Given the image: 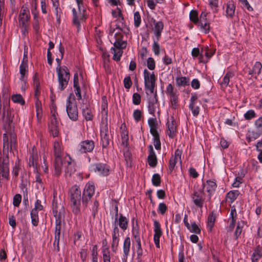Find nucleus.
<instances>
[{
  "label": "nucleus",
  "instance_id": "1",
  "mask_svg": "<svg viewBox=\"0 0 262 262\" xmlns=\"http://www.w3.org/2000/svg\"><path fill=\"white\" fill-rule=\"evenodd\" d=\"M59 51L60 53V57L57 58L56 61L57 62L56 72L58 76V89L61 91L67 86L70 80V74L68 68L66 66H61V60L63 58L64 49L60 42L59 46Z\"/></svg>",
  "mask_w": 262,
  "mask_h": 262
},
{
  "label": "nucleus",
  "instance_id": "2",
  "mask_svg": "<svg viewBox=\"0 0 262 262\" xmlns=\"http://www.w3.org/2000/svg\"><path fill=\"white\" fill-rule=\"evenodd\" d=\"M53 213L55 217V241L54 245L57 244L59 250V242L60 236L61 223L64 221V209L63 206L58 204L54 200L53 201Z\"/></svg>",
  "mask_w": 262,
  "mask_h": 262
},
{
  "label": "nucleus",
  "instance_id": "3",
  "mask_svg": "<svg viewBox=\"0 0 262 262\" xmlns=\"http://www.w3.org/2000/svg\"><path fill=\"white\" fill-rule=\"evenodd\" d=\"M74 165L69 156L63 158L56 157L54 162L55 174L57 176H59L61 171L64 169L66 173H69L71 175L75 171Z\"/></svg>",
  "mask_w": 262,
  "mask_h": 262
},
{
  "label": "nucleus",
  "instance_id": "4",
  "mask_svg": "<svg viewBox=\"0 0 262 262\" xmlns=\"http://www.w3.org/2000/svg\"><path fill=\"white\" fill-rule=\"evenodd\" d=\"M71 203L72 211L75 214L80 213V201L81 199V191L77 186H73L71 189Z\"/></svg>",
  "mask_w": 262,
  "mask_h": 262
},
{
  "label": "nucleus",
  "instance_id": "5",
  "mask_svg": "<svg viewBox=\"0 0 262 262\" xmlns=\"http://www.w3.org/2000/svg\"><path fill=\"white\" fill-rule=\"evenodd\" d=\"M78 5V10L75 8H73L72 10L73 19V24L77 27V29H79L80 26V23L85 20L86 17V10L83 5V1L79 2V3H77Z\"/></svg>",
  "mask_w": 262,
  "mask_h": 262
},
{
  "label": "nucleus",
  "instance_id": "6",
  "mask_svg": "<svg viewBox=\"0 0 262 262\" xmlns=\"http://www.w3.org/2000/svg\"><path fill=\"white\" fill-rule=\"evenodd\" d=\"M66 111L69 118L72 121H75L78 118V111L74 96L70 94L67 100Z\"/></svg>",
  "mask_w": 262,
  "mask_h": 262
},
{
  "label": "nucleus",
  "instance_id": "7",
  "mask_svg": "<svg viewBox=\"0 0 262 262\" xmlns=\"http://www.w3.org/2000/svg\"><path fill=\"white\" fill-rule=\"evenodd\" d=\"M144 79L145 90L149 91L150 93H154L156 86V76L152 72L150 73L147 70H144Z\"/></svg>",
  "mask_w": 262,
  "mask_h": 262
},
{
  "label": "nucleus",
  "instance_id": "8",
  "mask_svg": "<svg viewBox=\"0 0 262 262\" xmlns=\"http://www.w3.org/2000/svg\"><path fill=\"white\" fill-rule=\"evenodd\" d=\"M166 93L170 97L171 107L176 109L178 106V103L179 95L177 90L171 83H169L166 88Z\"/></svg>",
  "mask_w": 262,
  "mask_h": 262
},
{
  "label": "nucleus",
  "instance_id": "9",
  "mask_svg": "<svg viewBox=\"0 0 262 262\" xmlns=\"http://www.w3.org/2000/svg\"><path fill=\"white\" fill-rule=\"evenodd\" d=\"M10 138V144L9 142V135L5 134L3 136L4 146L3 151L4 153H8L10 148V150H12L13 148L15 147L16 143V135L14 134H10L9 135Z\"/></svg>",
  "mask_w": 262,
  "mask_h": 262
},
{
  "label": "nucleus",
  "instance_id": "10",
  "mask_svg": "<svg viewBox=\"0 0 262 262\" xmlns=\"http://www.w3.org/2000/svg\"><path fill=\"white\" fill-rule=\"evenodd\" d=\"M3 120L9 125H11L14 121H17L18 116L15 117V113L13 110H11L9 107L4 105L3 106Z\"/></svg>",
  "mask_w": 262,
  "mask_h": 262
},
{
  "label": "nucleus",
  "instance_id": "11",
  "mask_svg": "<svg viewBox=\"0 0 262 262\" xmlns=\"http://www.w3.org/2000/svg\"><path fill=\"white\" fill-rule=\"evenodd\" d=\"M95 192L94 185L90 183L87 184L84 188L82 195L83 205L86 206L88 201L91 199Z\"/></svg>",
  "mask_w": 262,
  "mask_h": 262
},
{
  "label": "nucleus",
  "instance_id": "12",
  "mask_svg": "<svg viewBox=\"0 0 262 262\" xmlns=\"http://www.w3.org/2000/svg\"><path fill=\"white\" fill-rule=\"evenodd\" d=\"M19 72L20 74V80L21 81V90L25 91L26 90V83L27 80L26 75L28 73V64L27 62L23 61L19 67Z\"/></svg>",
  "mask_w": 262,
  "mask_h": 262
},
{
  "label": "nucleus",
  "instance_id": "13",
  "mask_svg": "<svg viewBox=\"0 0 262 262\" xmlns=\"http://www.w3.org/2000/svg\"><path fill=\"white\" fill-rule=\"evenodd\" d=\"M9 173L8 157L7 155L3 158L2 161H0V178L2 177L3 178L8 179Z\"/></svg>",
  "mask_w": 262,
  "mask_h": 262
},
{
  "label": "nucleus",
  "instance_id": "14",
  "mask_svg": "<svg viewBox=\"0 0 262 262\" xmlns=\"http://www.w3.org/2000/svg\"><path fill=\"white\" fill-rule=\"evenodd\" d=\"M94 143L92 140H85L81 142L79 146L78 149L81 153H86L92 151L94 148Z\"/></svg>",
  "mask_w": 262,
  "mask_h": 262
},
{
  "label": "nucleus",
  "instance_id": "15",
  "mask_svg": "<svg viewBox=\"0 0 262 262\" xmlns=\"http://www.w3.org/2000/svg\"><path fill=\"white\" fill-rule=\"evenodd\" d=\"M182 151L179 149H177L175 151L174 156H171L169 162V170L171 172L173 170L176 163L179 161L181 163Z\"/></svg>",
  "mask_w": 262,
  "mask_h": 262
},
{
  "label": "nucleus",
  "instance_id": "16",
  "mask_svg": "<svg viewBox=\"0 0 262 262\" xmlns=\"http://www.w3.org/2000/svg\"><path fill=\"white\" fill-rule=\"evenodd\" d=\"M194 204L198 207L202 208L204 202V193L202 191H194L192 195Z\"/></svg>",
  "mask_w": 262,
  "mask_h": 262
},
{
  "label": "nucleus",
  "instance_id": "17",
  "mask_svg": "<svg viewBox=\"0 0 262 262\" xmlns=\"http://www.w3.org/2000/svg\"><path fill=\"white\" fill-rule=\"evenodd\" d=\"M154 239L156 247L158 248L160 246V238L162 235V231L161 229L160 224L157 221H154Z\"/></svg>",
  "mask_w": 262,
  "mask_h": 262
},
{
  "label": "nucleus",
  "instance_id": "18",
  "mask_svg": "<svg viewBox=\"0 0 262 262\" xmlns=\"http://www.w3.org/2000/svg\"><path fill=\"white\" fill-rule=\"evenodd\" d=\"M30 156L29 158V165L30 167L32 166L34 169V171L37 170V168L38 166V155L37 154V151L35 148L34 147H33L31 151H30Z\"/></svg>",
  "mask_w": 262,
  "mask_h": 262
},
{
  "label": "nucleus",
  "instance_id": "19",
  "mask_svg": "<svg viewBox=\"0 0 262 262\" xmlns=\"http://www.w3.org/2000/svg\"><path fill=\"white\" fill-rule=\"evenodd\" d=\"M153 24L154 28H152V31L155 36L156 39L159 40L161 36L162 32L164 29V24L161 21H156V20H154L153 21Z\"/></svg>",
  "mask_w": 262,
  "mask_h": 262
},
{
  "label": "nucleus",
  "instance_id": "20",
  "mask_svg": "<svg viewBox=\"0 0 262 262\" xmlns=\"http://www.w3.org/2000/svg\"><path fill=\"white\" fill-rule=\"evenodd\" d=\"M262 65L259 62H256L252 69L248 71V78L249 79H256L257 76L260 74Z\"/></svg>",
  "mask_w": 262,
  "mask_h": 262
},
{
  "label": "nucleus",
  "instance_id": "21",
  "mask_svg": "<svg viewBox=\"0 0 262 262\" xmlns=\"http://www.w3.org/2000/svg\"><path fill=\"white\" fill-rule=\"evenodd\" d=\"M95 172L100 175L105 176L109 174L110 169L108 166L103 163H98L95 165Z\"/></svg>",
  "mask_w": 262,
  "mask_h": 262
},
{
  "label": "nucleus",
  "instance_id": "22",
  "mask_svg": "<svg viewBox=\"0 0 262 262\" xmlns=\"http://www.w3.org/2000/svg\"><path fill=\"white\" fill-rule=\"evenodd\" d=\"M131 245V240L129 237L125 238L123 246V260L124 262H126L127 257L129 255Z\"/></svg>",
  "mask_w": 262,
  "mask_h": 262
},
{
  "label": "nucleus",
  "instance_id": "23",
  "mask_svg": "<svg viewBox=\"0 0 262 262\" xmlns=\"http://www.w3.org/2000/svg\"><path fill=\"white\" fill-rule=\"evenodd\" d=\"M167 124L168 127L167 134L170 138H172L176 136L177 133L176 121L172 118V120L171 121H168Z\"/></svg>",
  "mask_w": 262,
  "mask_h": 262
},
{
  "label": "nucleus",
  "instance_id": "24",
  "mask_svg": "<svg viewBox=\"0 0 262 262\" xmlns=\"http://www.w3.org/2000/svg\"><path fill=\"white\" fill-rule=\"evenodd\" d=\"M149 148L150 151L149 154L148 156V164L151 167H154L157 165V157L154 150L152 146L150 145L149 146Z\"/></svg>",
  "mask_w": 262,
  "mask_h": 262
},
{
  "label": "nucleus",
  "instance_id": "25",
  "mask_svg": "<svg viewBox=\"0 0 262 262\" xmlns=\"http://www.w3.org/2000/svg\"><path fill=\"white\" fill-rule=\"evenodd\" d=\"M157 102L158 98L157 93H156L154 94V97L153 98H150L148 102V111L149 113L152 115H154L156 112V104Z\"/></svg>",
  "mask_w": 262,
  "mask_h": 262
},
{
  "label": "nucleus",
  "instance_id": "26",
  "mask_svg": "<svg viewBox=\"0 0 262 262\" xmlns=\"http://www.w3.org/2000/svg\"><path fill=\"white\" fill-rule=\"evenodd\" d=\"M73 82L75 93L77 97L78 100H80L82 98V96L80 88L79 86L78 76L77 73L74 74Z\"/></svg>",
  "mask_w": 262,
  "mask_h": 262
},
{
  "label": "nucleus",
  "instance_id": "27",
  "mask_svg": "<svg viewBox=\"0 0 262 262\" xmlns=\"http://www.w3.org/2000/svg\"><path fill=\"white\" fill-rule=\"evenodd\" d=\"M217 185L216 183L211 180H208L204 184V188L209 193L210 196L215 190Z\"/></svg>",
  "mask_w": 262,
  "mask_h": 262
},
{
  "label": "nucleus",
  "instance_id": "28",
  "mask_svg": "<svg viewBox=\"0 0 262 262\" xmlns=\"http://www.w3.org/2000/svg\"><path fill=\"white\" fill-rule=\"evenodd\" d=\"M233 76L234 73L232 72L228 71L224 76L223 81L220 82L222 88H225L228 86H230V79Z\"/></svg>",
  "mask_w": 262,
  "mask_h": 262
},
{
  "label": "nucleus",
  "instance_id": "29",
  "mask_svg": "<svg viewBox=\"0 0 262 262\" xmlns=\"http://www.w3.org/2000/svg\"><path fill=\"white\" fill-rule=\"evenodd\" d=\"M30 19L29 15H25V16H18V21L19 25L20 27L24 29V31H26L27 27L29 26L28 21Z\"/></svg>",
  "mask_w": 262,
  "mask_h": 262
},
{
  "label": "nucleus",
  "instance_id": "30",
  "mask_svg": "<svg viewBox=\"0 0 262 262\" xmlns=\"http://www.w3.org/2000/svg\"><path fill=\"white\" fill-rule=\"evenodd\" d=\"M235 6L232 1H229L226 5V14L228 17H232L235 13Z\"/></svg>",
  "mask_w": 262,
  "mask_h": 262
},
{
  "label": "nucleus",
  "instance_id": "31",
  "mask_svg": "<svg viewBox=\"0 0 262 262\" xmlns=\"http://www.w3.org/2000/svg\"><path fill=\"white\" fill-rule=\"evenodd\" d=\"M262 256V247L258 245L254 250L252 255V262H257V260Z\"/></svg>",
  "mask_w": 262,
  "mask_h": 262
},
{
  "label": "nucleus",
  "instance_id": "32",
  "mask_svg": "<svg viewBox=\"0 0 262 262\" xmlns=\"http://www.w3.org/2000/svg\"><path fill=\"white\" fill-rule=\"evenodd\" d=\"M62 147L60 143L58 141H55L54 144V151L55 158L57 157H63Z\"/></svg>",
  "mask_w": 262,
  "mask_h": 262
},
{
  "label": "nucleus",
  "instance_id": "33",
  "mask_svg": "<svg viewBox=\"0 0 262 262\" xmlns=\"http://www.w3.org/2000/svg\"><path fill=\"white\" fill-rule=\"evenodd\" d=\"M256 137L262 135V116L257 119L254 123Z\"/></svg>",
  "mask_w": 262,
  "mask_h": 262
},
{
  "label": "nucleus",
  "instance_id": "34",
  "mask_svg": "<svg viewBox=\"0 0 262 262\" xmlns=\"http://www.w3.org/2000/svg\"><path fill=\"white\" fill-rule=\"evenodd\" d=\"M148 124L150 127V132L152 135H155L158 133L157 130V123L156 121V119L151 118L149 119L148 121Z\"/></svg>",
  "mask_w": 262,
  "mask_h": 262
},
{
  "label": "nucleus",
  "instance_id": "35",
  "mask_svg": "<svg viewBox=\"0 0 262 262\" xmlns=\"http://www.w3.org/2000/svg\"><path fill=\"white\" fill-rule=\"evenodd\" d=\"M12 101L15 103H18L21 105L25 104V101L20 94H14L11 96Z\"/></svg>",
  "mask_w": 262,
  "mask_h": 262
},
{
  "label": "nucleus",
  "instance_id": "36",
  "mask_svg": "<svg viewBox=\"0 0 262 262\" xmlns=\"http://www.w3.org/2000/svg\"><path fill=\"white\" fill-rule=\"evenodd\" d=\"M111 51L113 54V59L116 61H119L120 59V57H121L123 51L119 49H116L115 48H112L111 49Z\"/></svg>",
  "mask_w": 262,
  "mask_h": 262
},
{
  "label": "nucleus",
  "instance_id": "37",
  "mask_svg": "<svg viewBox=\"0 0 262 262\" xmlns=\"http://www.w3.org/2000/svg\"><path fill=\"white\" fill-rule=\"evenodd\" d=\"M244 222L242 221V222H238L237 223L236 230H235V231L234 232V234L235 239H237L238 237L241 234L242 231H243V228L244 227Z\"/></svg>",
  "mask_w": 262,
  "mask_h": 262
},
{
  "label": "nucleus",
  "instance_id": "38",
  "mask_svg": "<svg viewBox=\"0 0 262 262\" xmlns=\"http://www.w3.org/2000/svg\"><path fill=\"white\" fill-rule=\"evenodd\" d=\"M109 134L107 117H105L104 119H102L100 129V134Z\"/></svg>",
  "mask_w": 262,
  "mask_h": 262
},
{
  "label": "nucleus",
  "instance_id": "39",
  "mask_svg": "<svg viewBox=\"0 0 262 262\" xmlns=\"http://www.w3.org/2000/svg\"><path fill=\"white\" fill-rule=\"evenodd\" d=\"M215 221V216L213 214L211 213L209 214L208 217V222H207V228L209 232L212 231V229L214 226V224Z\"/></svg>",
  "mask_w": 262,
  "mask_h": 262
},
{
  "label": "nucleus",
  "instance_id": "40",
  "mask_svg": "<svg viewBox=\"0 0 262 262\" xmlns=\"http://www.w3.org/2000/svg\"><path fill=\"white\" fill-rule=\"evenodd\" d=\"M102 147L106 148L110 144V137L109 134H100Z\"/></svg>",
  "mask_w": 262,
  "mask_h": 262
},
{
  "label": "nucleus",
  "instance_id": "41",
  "mask_svg": "<svg viewBox=\"0 0 262 262\" xmlns=\"http://www.w3.org/2000/svg\"><path fill=\"white\" fill-rule=\"evenodd\" d=\"M126 46V42L122 41L121 38H118L114 43V47L116 49L122 50L124 49Z\"/></svg>",
  "mask_w": 262,
  "mask_h": 262
},
{
  "label": "nucleus",
  "instance_id": "42",
  "mask_svg": "<svg viewBox=\"0 0 262 262\" xmlns=\"http://www.w3.org/2000/svg\"><path fill=\"white\" fill-rule=\"evenodd\" d=\"M239 192L238 190L230 191L227 194V197L230 200V202H233L237 198Z\"/></svg>",
  "mask_w": 262,
  "mask_h": 262
},
{
  "label": "nucleus",
  "instance_id": "43",
  "mask_svg": "<svg viewBox=\"0 0 262 262\" xmlns=\"http://www.w3.org/2000/svg\"><path fill=\"white\" fill-rule=\"evenodd\" d=\"M176 83L179 86L189 85V79L186 77L177 78Z\"/></svg>",
  "mask_w": 262,
  "mask_h": 262
},
{
  "label": "nucleus",
  "instance_id": "44",
  "mask_svg": "<svg viewBox=\"0 0 262 262\" xmlns=\"http://www.w3.org/2000/svg\"><path fill=\"white\" fill-rule=\"evenodd\" d=\"M82 114L86 120H91L93 118V115L91 110L86 106L85 108H82Z\"/></svg>",
  "mask_w": 262,
  "mask_h": 262
},
{
  "label": "nucleus",
  "instance_id": "45",
  "mask_svg": "<svg viewBox=\"0 0 262 262\" xmlns=\"http://www.w3.org/2000/svg\"><path fill=\"white\" fill-rule=\"evenodd\" d=\"M119 226L122 229L125 230L127 229L128 221L125 217L121 215L119 219Z\"/></svg>",
  "mask_w": 262,
  "mask_h": 262
},
{
  "label": "nucleus",
  "instance_id": "46",
  "mask_svg": "<svg viewBox=\"0 0 262 262\" xmlns=\"http://www.w3.org/2000/svg\"><path fill=\"white\" fill-rule=\"evenodd\" d=\"M189 17L191 21L194 24H197L199 22L198 17V12L195 10H192L190 12Z\"/></svg>",
  "mask_w": 262,
  "mask_h": 262
},
{
  "label": "nucleus",
  "instance_id": "47",
  "mask_svg": "<svg viewBox=\"0 0 262 262\" xmlns=\"http://www.w3.org/2000/svg\"><path fill=\"white\" fill-rule=\"evenodd\" d=\"M201 29L205 33H207L210 30V26L207 21L204 22H199Z\"/></svg>",
  "mask_w": 262,
  "mask_h": 262
},
{
  "label": "nucleus",
  "instance_id": "48",
  "mask_svg": "<svg viewBox=\"0 0 262 262\" xmlns=\"http://www.w3.org/2000/svg\"><path fill=\"white\" fill-rule=\"evenodd\" d=\"M152 182L154 186H158L161 183V177L158 173L154 174L152 178Z\"/></svg>",
  "mask_w": 262,
  "mask_h": 262
},
{
  "label": "nucleus",
  "instance_id": "49",
  "mask_svg": "<svg viewBox=\"0 0 262 262\" xmlns=\"http://www.w3.org/2000/svg\"><path fill=\"white\" fill-rule=\"evenodd\" d=\"M21 201V195L20 194H15L13 199V204L15 207H18Z\"/></svg>",
  "mask_w": 262,
  "mask_h": 262
},
{
  "label": "nucleus",
  "instance_id": "50",
  "mask_svg": "<svg viewBox=\"0 0 262 262\" xmlns=\"http://www.w3.org/2000/svg\"><path fill=\"white\" fill-rule=\"evenodd\" d=\"M159 40H157V39H154V44L152 46V49L155 53V54L157 55H158L160 53V46L158 43V41Z\"/></svg>",
  "mask_w": 262,
  "mask_h": 262
},
{
  "label": "nucleus",
  "instance_id": "51",
  "mask_svg": "<svg viewBox=\"0 0 262 262\" xmlns=\"http://www.w3.org/2000/svg\"><path fill=\"white\" fill-rule=\"evenodd\" d=\"M154 137V145L156 149H160L161 148V142L158 133L155 135H152Z\"/></svg>",
  "mask_w": 262,
  "mask_h": 262
},
{
  "label": "nucleus",
  "instance_id": "52",
  "mask_svg": "<svg viewBox=\"0 0 262 262\" xmlns=\"http://www.w3.org/2000/svg\"><path fill=\"white\" fill-rule=\"evenodd\" d=\"M141 24V16L139 12L134 13V25L137 28L139 27Z\"/></svg>",
  "mask_w": 262,
  "mask_h": 262
},
{
  "label": "nucleus",
  "instance_id": "53",
  "mask_svg": "<svg viewBox=\"0 0 262 262\" xmlns=\"http://www.w3.org/2000/svg\"><path fill=\"white\" fill-rule=\"evenodd\" d=\"M189 108L191 110L194 116H197L199 114V107L196 105V104L190 103Z\"/></svg>",
  "mask_w": 262,
  "mask_h": 262
},
{
  "label": "nucleus",
  "instance_id": "54",
  "mask_svg": "<svg viewBox=\"0 0 262 262\" xmlns=\"http://www.w3.org/2000/svg\"><path fill=\"white\" fill-rule=\"evenodd\" d=\"M167 210V207L166 205L164 203H161L159 204L158 209V211L161 214L163 215Z\"/></svg>",
  "mask_w": 262,
  "mask_h": 262
},
{
  "label": "nucleus",
  "instance_id": "55",
  "mask_svg": "<svg viewBox=\"0 0 262 262\" xmlns=\"http://www.w3.org/2000/svg\"><path fill=\"white\" fill-rule=\"evenodd\" d=\"M147 66L150 70H153L155 68V61L154 58L149 57L147 60Z\"/></svg>",
  "mask_w": 262,
  "mask_h": 262
},
{
  "label": "nucleus",
  "instance_id": "56",
  "mask_svg": "<svg viewBox=\"0 0 262 262\" xmlns=\"http://www.w3.org/2000/svg\"><path fill=\"white\" fill-rule=\"evenodd\" d=\"M49 130L53 137H57L59 133L58 125L49 126Z\"/></svg>",
  "mask_w": 262,
  "mask_h": 262
},
{
  "label": "nucleus",
  "instance_id": "57",
  "mask_svg": "<svg viewBox=\"0 0 262 262\" xmlns=\"http://www.w3.org/2000/svg\"><path fill=\"white\" fill-rule=\"evenodd\" d=\"M133 102L135 105H139L141 102V96L139 94L136 93L133 96Z\"/></svg>",
  "mask_w": 262,
  "mask_h": 262
},
{
  "label": "nucleus",
  "instance_id": "58",
  "mask_svg": "<svg viewBox=\"0 0 262 262\" xmlns=\"http://www.w3.org/2000/svg\"><path fill=\"white\" fill-rule=\"evenodd\" d=\"M256 115L253 110H249L244 115L245 118L246 120H250L255 117Z\"/></svg>",
  "mask_w": 262,
  "mask_h": 262
},
{
  "label": "nucleus",
  "instance_id": "59",
  "mask_svg": "<svg viewBox=\"0 0 262 262\" xmlns=\"http://www.w3.org/2000/svg\"><path fill=\"white\" fill-rule=\"evenodd\" d=\"M122 136V144L124 147H127L128 145V137L126 132H123L121 135Z\"/></svg>",
  "mask_w": 262,
  "mask_h": 262
},
{
  "label": "nucleus",
  "instance_id": "60",
  "mask_svg": "<svg viewBox=\"0 0 262 262\" xmlns=\"http://www.w3.org/2000/svg\"><path fill=\"white\" fill-rule=\"evenodd\" d=\"M209 6L212 9L213 12H216L217 11V0H209Z\"/></svg>",
  "mask_w": 262,
  "mask_h": 262
},
{
  "label": "nucleus",
  "instance_id": "61",
  "mask_svg": "<svg viewBox=\"0 0 262 262\" xmlns=\"http://www.w3.org/2000/svg\"><path fill=\"white\" fill-rule=\"evenodd\" d=\"M190 232L195 233L196 234L200 233L201 230L196 224L195 223H193L191 224V226L190 227V229H189Z\"/></svg>",
  "mask_w": 262,
  "mask_h": 262
},
{
  "label": "nucleus",
  "instance_id": "62",
  "mask_svg": "<svg viewBox=\"0 0 262 262\" xmlns=\"http://www.w3.org/2000/svg\"><path fill=\"white\" fill-rule=\"evenodd\" d=\"M123 83L124 87L128 89H129L132 85V82L130 79V77L129 76L126 77L123 80Z\"/></svg>",
  "mask_w": 262,
  "mask_h": 262
},
{
  "label": "nucleus",
  "instance_id": "63",
  "mask_svg": "<svg viewBox=\"0 0 262 262\" xmlns=\"http://www.w3.org/2000/svg\"><path fill=\"white\" fill-rule=\"evenodd\" d=\"M33 82L34 88L35 90V94L36 95L37 91L39 87V82L37 74L36 73L33 76Z\"/></svg>",
  "mask_w": 262,
  "mask_h": 262
},
{
  "label": "nucleus",
  "instance_id": "64",
  "mask_svg": "<svg viewBox=\"0 0 262 262\" xmlns=\"http://www.w3.org/2000/svg\"><path fill=\"white\" fill-rule=\"evenodd\" d=\"M133 116L135 120L137 122H139L141 118V112L139 110H136L133 114Z\"/></svg>",
  "mask_w": 262,
  "mask_h": 262
}]
</instances>
